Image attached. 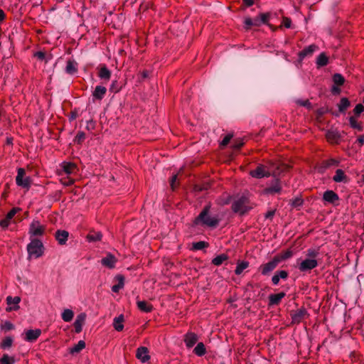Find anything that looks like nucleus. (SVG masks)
<instances>
[{
	"label": "nucleus",
	"instance_id": "f257e3e1",
	"mask_svg": "<svg viewBox=\"0 0 364 364\" xmlns=\"http://www.w3.org/2000/svg\"><path fill=\"white\" fill-rule=\"evenodd\" d=\"M290 166L279 161H268L266 164H259L256 168L251 170L249 174L255 178L276 177L282 173L289 171Z\"/></svg>",
	"mask_w": 364,
	"mask_h": 364
},
{
	"label": "nucleus",
	"instance_id": "f03ea898",
	"mask_svg": "<svg viewBox=\"0 0 364 364\" xmlns=\"http://www.w3.org/2000/svg\"><path fill=\"white\" fill-rule=\"evenodd\" d=\"M210 210V205H205L200 214L194 219L193 224L195 225H201L211 228H216L219 224L220 219L217 215L210 216L209 215Z\"/></svg>",
	"mask_w": 364,
	"mask_h": 364
},
{
	"label": "nucleus",
	"instance_id": "7ed1b4c3",
	"mask_svg": "<svg viewBox=\"0 0 364 364\" xmlns=\"http://www.w3.org/2000/svg\"><path fill=\"white\" fill-rule=\"evenodd\" d=\"M31 242L27 245L26 250L29 258H39L44 253V245L41 240L38 238L30 239Z\"/></svg>",
	"mask_w": 364,
	"mask_h": 364
},
{
	"label": "nucleus",
	"instance_id": "20e7f679",
	"mask_svg": "<svg viewBox=\"0 0 364 364\" xmlns=\"http://www.w3.org/2000/svg\"><path fill=\"white\" fill-rule=\"evenodd\" d=\"M231 208L234 213L242 215L251 210L252 207L250 205L249 198L245 196H242L232 203Z\"/></svg>",
	"mask_w": 364,
	"mask_h": 364
},
{
	"label": "nucleus",
	"instance_id": "39448f33",
	"mask_svg": "<svg viewBox=\"0 0 364 364\" xmlns=\"http://www.w3.org/2000/svg\"><path fill=\"white\" fill-rule=\"evenodd\" d=\"M46 225H42L38 220H33L28 228L30 239L38 238V237L43 236L46 233Z\"/></svg>",
	"mask_w": 364,
	"mask_h": 364
},
{
	"label": "nucleus",
	"instance_id": "423d86ee",
	"mask_svg": "<svg viewBox=\"0 0 364 364\" xmlns=\"http://www.w3.org/2000/svg\"><path fill=\"white\" fill-rule=\"evenodd\" d=\"M290 316L291 318V324L294 325L300 323L304 319L307 318L309 314L304 307H301L296 311H291Z\"/></svg>",
	"mask_w": 364,
	"mask_h": 364
},
{
	"label": "nucleus",
	"instance_id": "0eeeda50",
	"mask_svg": "<svg viewBox=\"0 0 364 364\" xmlns=\"http://www.w3.org/2000/svg\"><path fill=\"white\" fill-rule=\"evenodd\" d=\"M318 266V262L315 259H305L299 265L298 269L301 272L311 271Z\"/></svg>",
	"mask_w": 364,
	"mask_h": 364
},
{
	"label": "nucleus",
	"instance_id": "6e6552de",
	"mask_svg": "<svg viewBox=\"0 0 364 364\" xmlns=\"http://www.w3.org/2000/svg\"><path fill=\"white\" fill-rule=\"evenodd\" d=\"M6 301L8 305V306L6 309V312H11L19 309L20 306L18 304L21 301V298L19 296L13 297L11 296H9L6 297Z\"/></svg>",
	"mask_w": 364,
	"mask_h": 364
},
{
	"label": "nucleus",
	"instance_id": "1a4fd4ad",
	"mask_svg": "<svg viewBox=\"0 0 364 364\" xmlns=\"http://www.w3.org/2000/svg\"><path fill=\"white\" fill-rule=\"evenodd\" d=\"M279 264L278 260L274 257L271 261L266 264H262L259 269L262 275H268L272 271H273Z\"/></svg>",
	"mask_w": 364,
	"mask_h": 364
},
{
	"label": "nucleus",
	"instance_id": "9d476101",
	"mask_svg": "<svg viewBox=\"0 0 364 364\" xmlns=\"http://www.w3.org/2000/svg\"><path fill=\"white\" fill-rule=\"evenodd\" d=\"M41 329H30L25 332L24 340L28 342H35L41 336Z\"/></svg>",
	"mask_w": 364,
	"mask_h": 364
},
{
	"label": "nucleus",
	"instance_id": "9b49d317",
	"mask_svg": "<svg viewBox=\"0 0 364 364\" xmlns=\"http://www.w3.org/2000/svg\"><path fill=\"white\" fill-rule=\"evenodd\" d=\"M117 262V259L110 253H108L106 257H103L101 260L102 264L109 269H113Z\"/></svg>",
	"mask_w": 364,
	"mask_h": 364
},
{
	"label": "nucleus",
	"instance_id": "f8f14e48",
	"mask_svg": "<svg viewBox=\"0 0 364 364\" xmlns=\"http://www.w3.org/2000/svg\"><path fill=\"white\" fill-rule=\"evenodd\" d=\"M85 319L86 314L85 313H81L77 316L76 319L73 323L75 333H79L82 331V326L85 322Z\"/></svg>",
	"mask_w": 364,
	"mask_h": 364
},
{
	"label": "nucleus",
	"instance_id": "ddd939ff",
	"mask_svg": "<svg viewBox=\"0 0 364 364\" xmlns=\"http://www.w3.org/2000/svg\"><path fill=\"white\" fill-rule=\"evenodd\" d=\"M136 357L142 363H146L149 360L150 355H149V350L146 347H139L136 350Z\"/></svg>",
	"mask_w": 364,
	"mask_h": 364
},
{
	"label": "nucleus",
	"instance_id": "4468645a",
	"mask_svg": "<svg viewBox=\"0 0 364 364\" xmlns=\"http://www.w3.org/2000/svg\"><path fill=\"white\" fill-rule=\"evenodd\" d=\"M282 191V186L280 180L278 178L274 179L272 186L264 189V193L267 194H275L279 193Z\"/></svg>",
	"mask_w": 364,
	"mask_h": 364
},
{
	"label": "nucleus",
	"instance_id": "2eb2a0df",
	"mask_svg": "<svg viewBox=\"0 0 364 364\" xmlns=\"http://www.w3.org/2000/svg\"><path fill=\"white\" fill-rule=\"evenodd\" d=\"M198 336L193 332H188L184 336V342L187 348H192L198 341Z\"/></svg>",
	"mask_w": 364,
	"mask_h": 364
},
{
	"label": "nucleus",
	"instance_id": "dca6fc26",
	"mask_svg": "<svg viewBox=\"0 0 364 364\" xmlns=\"http://www.w3.org/2000/svg\"><path fill=\"white\" fill-rule=\"evenodd\" d=\"M317 48L318 47L314 44L304 48L298 54L299 60H302L304 58L312 55Z\"/></svg>",
	"mask_w": 364,
	"mask_h": 364
},
{
	"label": "nucleus",
	"instance_id": "f3484780",
	"mask_svg": "<svg viewBox=\"0 0 364 364\" xmlns=\"http://www.w3.org/2000/svg\"><path fill=\"white\" fill-rule=\"evenodd\" d=\"M107 88L102 85H97L92 92V97L94 100H102L105 96Z\"/></svg>",
	"mask_w": 364,
	"mask_h": 364
},
{
	"label": "nucleus",
	"instance_id": "a211bd4d",
	"mask_svg": "<svg viewBox=\"0 0 364 364\" xmlns=\"http://www.w3.org/2000/svg\"><path fill=\"white\" fill-rule=\"evenodd\" d=\"M286 294L283 291L278 294H272L269 296V305H278L280 304L282 299L284 298Z\"/></svg>",
	"mask_w": 364,
	"mask_h": 364
},
{
	"label": "nucleus",
	"instance_id": "6ab92c4d",
	"mask_svg": "<svg viewBox=\"0 0 364 364\" xmlns=\"http://www.w3.org/2000/svg\"><path fill=\"white\" fill-rule=\"evenodd\" d=\"M69 236V233L66 230H58L55 232V237L58 243L61 245H63L66 243L68 238Z\"/></svg>",
	"mask_w": 364,
	"mask_h": 364
},
{
	"label": "nucleus",
	"instance_id": "aec40b11",
	"mask_svg": "<svg viewBox=\"0 0 364 364\" xmlns=\"http://www.w3.org/2000/svg\"><path fill=\"white\" fill-rule=\"evenodd\" d=\"M327 141L331 144H338L341 138L338 132L335 130H328L326 134Z\"/></svg>",
	"mask_w": 364,
	"mask_h": 364
},
{
	"label": "nucleus",
	"instance_id": "412c9836",
	"mask_svg": "<svg viewBox=\"0 0 364 364\" xmlns=\"http://www.w3.org/2000/svg\"><path fill=\"white\" fill-rule=\"evenodd\" d=\"M323 199L326 202L334 203L339 200V197L333 191H326L323 193Z\"/></svg>",
	"mask_w": 364,
	"mask_h": 364
},
{
	"label": "nucleus",
	"instance_id": "4be33fe9",
	"mask_svg": "<svg viewBox=\"0 0 364 364\" xmlns=\"http://www.w3.org/2000/svg\"><path fill=\"white\" fill-rule=\"evenodd\" d=\"M98 77L101 80H104L106 81L109 80L111 77V72L105 65H101L100 68H99Z\"/></svg>",
	"mask_w": 364,
	"mask_h": 364
},
{
	"label": "nucleus",
	"instance_id": "5701e85b",
	"mask_svg": "<svg viewBox=\"0 0 364 364\" xmlns=\"http://www.w3.org/2000/svg\"><path fill=\"white\" fill-rule=\"evenodd\" d=\"M65 72L69 75H74L77 72V63L74 60H68L65 67Z\"/></svg>",
	"mask_w": 364,
	"mask_h": 364
},
{
	"label": "nucleus",
	"instance_id": "b1692460",
	"mask_svg": "<svg viewBox=\"0 0 364 364\" xmlns=\"http://www.w3.org/2000/svg\"><path fill=\"white\" fill-rule=\"evenodd\" d=\"M138 309L143 312L149 313L151 312L154 307L152 304H149L146 301H138L136 302Z\"/></svg>",
	"mask_w": 364,
	"mask_h": 364
},
{
	"label": "nucleus",
	"instance_id": "393cba45",
	"mask_svg": "<svg viewBox=\"0 0 364 364\" xmlns=\"http://www.w3.org/2000/svg\"><path fill=\"white\" fill-rule=\"evenodd\" d=\"M333 181L336 183H346L348 181V176L345 174L342 169H337L336 173L333 177Z\"/></svg>",
	"mask_w": 364,
	"mask_h": 364
},
{
	"label": "nucleus",
	"instance_id": "a878e982",
	"mask_svg": "<svg viewBox=\"0 0 364 364\" xmlns=\"http://www.w3.org/2000/svg\"><path fill=\"white\" fill-rule=\"evenodd\" d=\"M293 256V252L291 250L288 249L286 251L282 252L281 253L275 255L274 257L278 260V263L282 261L287 260Z\"/></svg>",
	"mask_w": 364,
	"mask_h": 364
},
{
	"label": "nucleus",
	"instance_id": "bb28decb",
	"mask_svg": "<svg viewBox=\"0 0 364 364\" xmlns=\"http://www.w3.org/2000/svg\"><path fill=\"white\" fill-rule=\"evenodd\" d=\"M123 322H124V316L122 314L119 315L117 317H115L114 318V322H113V326H114V329L117 331H122L124 328Z\"/></svg>",
	"mask_w": 364,
	"mask_h": 364
},
{
	"label": "nucleus",
	"instance_id": "cd10ccee",
	"mask_svg": "<svg viewBox=\"0 0 364 364\" xmlns=\"http://www.w3.org/2000/svg\"><path fill=\"white\" fill-rule=\"evenodd\" d=\"M102 237V235L100 232L90 231L87 235V239L89 242L100 241Z\"/></svg>",
	"mask_w": 364,
	"mask_h": 364
},
{
	"label": "nucleus",
	"instance_id": "c85d7f7f",
	"mask_svg": "<svg viewBox=\"0 0 364 364\" xmlns=\"http://www.w3.org/2000/svg\"><path fill=\"white\" fill-rule=\"evenodd\" d=\"M193 353L198 356H203L206 353V348L203 343H198L195 348L193 349Z\"/></svg>",
	"mask_w": 364,
	"mask_h": 364
},
{
	"label": "nucleus",
	"instance_id": "c756f323",
	"mask_svg": "<svg viewBox=\"0 0 364 364\" xmlns=\"http://www.w3.org/2000/svg\"><path fill=\"white\" fill-rule=\"evenodd\" d=\"M249 267V262L247 261L238 262L235 270V273L237 275H240L242 272Z\"/></svg>",
	"mask_w": 364,
	"mask_h": 364
},
{
	"label": "nucleus",
	"instance_id": "7c9ffc66",
	"mask_svg": "<svg viewBox=\"0 0 364 364\" xmlns=\"http://www.w3.org/2000/svg\"><path fill=\"white\" fill-rule=\"evenodd\" d=\"M349 124L351 128L355 129L358 131H362L363 126L361 122H358L354 116L349 117Z\"/></svg>",
	"mask_w": 364,
	"mask_h": 364
},
{
	"label": "nucleus",
	"instance_id": "2f4dec72",
	"mask_svg": "<svg viewBox=\"0 0 364 364\" xmlns=\"http://www.w3.org/2000/svg\"><path fill=\"white\" fill-rule=\"evenodd\" d=\"M350 103L348 98L342 97L340 100L339 104L338 105L339 112L343 113L350 106Z\"/></svg>",
	"mask_w": 364,
	"mask_h": 364
},
{
	"label": "nucleus",
	"instance_id": "473e14b6",
	"mask_svg": "<svg viewBox=\"0 0 364 364\" xmlns=\"http://www.w3.org/2000/svg\"><path fill=\"white\" fill-rule=\"evenodd\" d=\"M228 259V256L226 254H221L213 259L212 264L215 266H220Z\"/></svg>",
	"mask_w": 364,
	"mask_h": 364
},
{
	"label": "nucleus",
	"instance_id": "72a5a7b5",
	"mask_svg": "<svg viewBox=\"0 0 364 364\" xmlns=\"http://www.w3.org/2000/svg\"><path fill=\"white\" fill-rule=\"evenodd\" d=\"M13 342H14V340H13L12 337L7 336L1 341V342L0 343V347H1V348L4 349V350L9 349L12 346Z\"/></svg>",
	"mask_w": 364,
	"mask_h": 364
},
{
	"label": "nucleus",
	"instance_id": "f704fd0d",
	"mask_svg": "<svg viewBox=\"0 0 364 364\" xmlns=\"http://www.w3.org/2000/svg\"><path fill=\"white\" fill-rule=\"evenodd\" d=\"M77 166L74 163L68 162L64 163L63 165V169L67 174H70L76 170Z\"/></svg>",
	"mask_w": 364,
	"mask_h": 364
},
{
	"label": "nucleus",
	"instance_id": "c9c22d12",
	"mask_svg": "<svg viewBox=\"0 0 364 364\" xmlns=\"http://www.w3.org/2000/svg\"><path fill=\"white\" fill-rule=\"evenodd\" d=\"M62 319L65 322H70L72 321L74 316V313L70 309H65L62 313Z\"/></svg>",
	"mask_w": 364,
	"mask_h": 364
},
{
	"label": "nucleus",
	"instance_id": "e433bc0d",
	"mask_svg": "<svg viewBox=\"0 0 364 364\" xmlns=\"http://www.w3.org/2000/svg\"><path fill=\"white\" fill-rule=\"evenodd\" d=\"M122 87L123 85L119 82L117 80H113L109 87V91L115 94L119 92L122 90Z\"/></svg>",
	"mask_w": 364,
	"mask_h": 364
},
{
	"label": "nucleus",
	"instance_id": "4c0bfd02",
	"mask_svg": "<svg viewBox=\"0 0 364 364\" xmlns=\"http://www.w3.org/2000/svg\"><path fill=\"white\" fill-rule=\"evenodd\" d=\"M328 58L325 55V53H322L318 56L317 60H316V64L318 66H321V67L325 66L328 64Z\"/></svg>",
	"mask_w": 364,
	"mask_h": 364
},
{
	"label": "nucleus",
	"instance_id": "58836bf2",
	"mask_svg": "<svg viewBox=\"0 0 364 364\" xmlns=\"http://www.w3.org/2000/svg\"><path fill=\"white\" fill-rule=\"evenodd\" d=\"M15 362L14 357L9 356L8 354H4L0 358V364H14Z\"/></svg>",
	"mask_w": 364,
	"mask_h": 364
},
{
	"label": "nucleus",
	"instance_id": "ea45409f",
	"mask_svg": "<svg viewBox=\"0 0 364 364\" xmlns=\"http://www.w3.org/2000/svg\"><path fill=\"white\" fill-rule=\"evenodd\" d=\"M340 161L336 159H329L323 161L322 164L324 168H328L331 166H338Z\"/></svg>",
	"mask_w": 364,
	"mask_h": 364
},
{
	"label": "nucleus",
	"instance_id": "a19ab883",
	"mask_svg": "<svg viewBox=\"0 0 364 364\" xmlns=\"http://www.w3.org/2000/svg\"><path fill=\"white\" fill-rule=\"evenodd\" d=\"M85 348V342L84 341H78L77 344H76L74 347L70 349L71 353H77L81 351L82 349Z\"/></svg>",
	"mask_w": 364,
	"mask_h": 364
},
{
	"label": "nucleus",
	"instance_id": "79ce46f5",
	"mask_svg": "<svg viewBox=\"0 0 364 364\" xmlns=\"http://www.w3.org/2000/svg\"><path fill=\"white\" fill-rule=\"evenodd\" d=\"M333 81L334 84L336 85L337 86H341L343 85L345 79L342 75L336 73L334 74L333 76Z\"/></svg>",
	"mask_w": 364,
	"mask_h": 364
},
{
	"label": "nucleus",
	"instance_id": "37998d69",
	"mask_svg": "<svg viewBox=\"0 0 364 364\" xmlns=\"http://www.w3.org/2000/svg\"><path fill=\"white\" fill-rule=\"evenodd\" d=\"M208 246H209V244L207 242L199 241V242L193 243V250H203V248L208 247Z\"/></svg>",
	"mask_w": 364,
	"mask_h": 364
},
{
	"label": "nucleus",
	"instance_id": "c03bdc74",
	"mask_svg": "<svg viewBox=\"0 0 364 364\" xmlns=\"http://www.w3.org/2000/svg\"><path fill=\"white\" fill-rule=\"evenodd\" d=\"M25 174H26V171H25L24 168H18L17 176L16 177V183L18 186L20 183H21V181H23V176H25Z\"/></svg>",
	"mask_w": 364,
	"mask_h": 364
},
{
	"label": "nucleus",
	"instance_id": "a18cd8bd",
	"mask_svg": "<svg viewBox=\"0 0 364 364\" xmlns=\"http://www.w3.org/2000/svg\"><path fill=\"white\" fill-rule=\"evenodd\" d=\"M0 328L2 331H9L14 330L15 328V326L11 321H6L1 324Z\"/></svg>",
	"mask_w": 364,
	"mask_h": 364
},
{
	"label": "nucleus",
	"instance_id": "49530a36",
	"mask_svg": "<svg viewBox=\"0 0 364 364\" xmlns=\"http://www.w3.org/2000/svg\"><path fill=\"white\" fill-rule=\"evenodd\" d=\"M244 144H245V142L243 141V139H237L232 144V148L235 151L240 150L241 149V147L243 146Z\"/></svg>",
	"mask_w": 364,
	"mask_h": 364
},
{
	"label": "nucleus",
	"instance_id": "de8ad7c7",
	"mask_svg": "<svg viewBox=\"0 0 364 364\" xmlns=\"http://www.w3.org/2000/svg\"><path fill=\"white\" fill-rule=\"evenodd\" d=\"M232 137H233V134H228L226 136H225V137L223 138V139L222 140V141L220 144V147H224V146H227Z\"/></svg>",
	"mask_w": 364,
	"mask_h": 364
},
{
	"label": "nucleus",
	"instance_id": "09e8293b",
	"mask_svg": "<svg viewBox=\"0 0 364 364\" xmlns=\"http://www.w3.org/2000/svg\"><path fill=\"white\" fill-rule=\"evenodd\" d=\"M85 139V134L83 132H79L75 137V142L77 144H82Z\"/></svg>",
	"mask_w": 364,
	"mask_h": 364
},
{
	"label": "nucleus",
	"instance_id": "8fccbe9b",
	"mask_svg": "<svg viewBox=\"0 0 364 364\" xmlns=\"http://www.w3.org/2000/svg\"><path fill=\"white\" fill-rule=\"evenodd\" d=\"M269 16H270V15H269V13H261L259 15L261 23L267 24L268 23V21L269 19Z\"/></svg>",
	"mask_w": 364,
	"mask_h": 364
},
{
	"label": "nucleus",
	"instance_id": "3c124183",
	"mask_svg": "<svg viewBox=\"0 0 364 364\" xmlns=\"http://www.w3.org/2000/svg\"><path fill=\"white\" fill-rule=\"evenodd\" d=\"M364 111V106L362 104H358L356 105V106L355 107L354 109H353V112H354V114L356 116V117H358L360 116V114Z\"/></svg>",
	"mask_w": 364,
	"mask_h": 364
},
{
	"label": "nucleus",
	"instance_id": "603ef678",
	"mask_svg": "<svg viewBox=\"0 0 364 364\" xmlns=\"http://www.w3.org/2000/svg\"><path fill=\"white\" fill-rule=\"evenodd\" d=\"M306 255L309 257V259H314L318 255V252L314 249H309L306 252Z\"/></svg>",
	"mask_w": 364,
	"mask_h": 364
},
{
	"label": "nucleus",
	"instance_id": "864d4df0",
	"mask_svg": "<svg viewBox=\"0 0 364 364\" xmlns=\"http://www.w3.org/2000/svg\"><path fill=\"white\" fill-rule=\"evenodd\" d=\"M31 186V178L29 177H26L21 181V183L18 185V186H21L23 188H28Z\"/></svg>",
	"mask_w": 364,
	"mask_h": 364
},
{
	"label": "nucleus",
	"instance_id": "5fc2aeb1",
	"mask_svg": "<svg viewBox=\"0 0 364 364\" xmlns=\"http://www.w3.org/2000/svg\"><path fill=\"white\" fill-rule=\"evenodd\" d=\"M20 210V208H13L7 214H6V217H7V219H10L11 220L14 215L17 213L18 211Z\"/></svg>",
	"mask_w": 364,
	"mask_h": 364
},
{
	"label": "nucleus",
	"instance_id": "6e6d98bb",
	"mask_svg": "<svg viewBox=\"0 0 364 364\" xmlns=\"http://www.w3.org/2000/svg\"><path fill=\"white\" fill-rule=\"evenodd\" d=\"M10 223L11 220L7 219V217L6 216L4 219L0 220V226L4 229L7 228L10 225Z\"/></svg>",
	"mask_w": 364,
	"mask_h": 364
},
{
	"label": "nucleus",
	"instance_id": "4d7b16f0",
	"mask_svg": "<svg viewBox=\"0 0 364 364\" xmlns=\"http://www.w3.org/2000/svg\"><path fill=\"white\" fill-rule=\"evenodd\" d=\"M275 274L279 277V279H287V277L289 276L288 272L285 270L277 271V272H276Z\"/></svg>",
	"mask_w": 364,
	"mask_h": 364
},
{
	"label": "nucleus",
	"instance_id": "13d9d810",
	"mask_svg": "<svg viewBox=\"0 0 364 364\" xmlns=\"http://www.w3.org/2000/svg\"><path fill=\"white\" fill-rule=\"evenodd\" d=\"M296 104L299 105L300 106L306 107L308 108H311V102H309V100H296Z\"/></svg>",
	"mask_w": 364,
	"mask_h": 364
},
{
	"label": "nucleus",
	"instance_id": "bf43d9fd",
	"mask_svg": "<svg viewBox=\"0 0 364 364\" xmlns=\"http://www.w3.org/2000/svg\"><path fill=\"white\" fill-rule=\"evenodd\" d=\"M302 204H303V200L300 198H296L291 202V205L294 208L299 207V206L302 205Z\"/></svg>",
	"mask_w": 364,
	"mask_h": 364
},
{
	"label": "nucleus",
	"instance_id": "052dcab7",
	"mask_svg": "<svg viewBox=\"0 0 364 364\" xmlns=\"http://www.w3.org/2000/svg\"><path fill=\"white\" fill-rule=\"evenodd\" d=\"M177 179H178V175L177 174L173 175L171 177V181H170V185H171V189L173 191H174L176 189V188L177 187V186H178V184L176 183Z\"/></svg>",
	"mask_w": 364,
	"mask_h": 364
},
{
	"label": "nucleus",
	"instance_id": "680f3d73",
	"mask_svg": "<svg viewBox=\"0 0 364 364\" xmlns=\"http://www.w3.org/2000/svg\"><path fill=\"white\" fill-rule=\"evenodd\" d=\"M74 182H75L74 179L70 178L61 179L62 184L65 186H72L74 183Z\"/></svg>",
	"mask_w": 364,
	"mask_h": 364
},
{
	"label": "nucleus",
	"instance_id": "e2e57ef3",
	"mask_svg": "<svg viewBox=\"0 0 364 364\" xmlns=\"http://www.w3.org/2000/svg\"><path fill=\"white\" fill-rule=\"evenodd\" d=\"M282 24L284 27L289 28L291 27V20L288 17H283Z\"/></svg>",
	"mask_w": 364,
	"mask_h": 364
},
{
	"label": "nucleus",
	"instance_id": "0e129e2a",
	"mask_svg": "<svg viewBox=\"0 0 364 364\" xmlns=\"http://www.w3.org/2000/svg\"><path fill=\"white\" fill-rule=\"evenodd\" d=\"M34 57L40 60H44L46 59V53L43 51H38L34 53Z\"/></svg>",
	"mask_w": 364,
	"mask_h": 364
},
{
	"label": "nucleus",
	"instance_id": "69168bd1",
	"mask_svg": "<svg viewBox=\"0 0 364 364\" xmlns=\"http://www.w3.org/2000/svg\"><path fill=\"white\" fill-rule=\"evenodd\" d=\"M116 279L118 281V284L122 288L124 287V278L122 275L118 274L116 276Z\"/></svg>",
	"mask_w": 364,
	"mask_h": 364
},
{
	"label": "nucleus",
	"instance_id": "338daca9",
	"mask_svg": "<svg viewBox=\"0 0 364 364\" xmlns=\"http://www.w3.org/2000/svg\"><path fill=\"white\" fill-rule=\"evenodd\" d=\"M245 28L249 29L251 26H254L253 20L251 18H246L245 20Z\"/></svg>",
	"mask_w": 364,
	"mask_h": 364
},
{
	"label": "nucleus",
	"instance_id": "774afa93",
	"mask_svg": "<svg viewBox=\"0 0 364 364\" xmlns=\"http://www.w3.org/2000/svg\"><path fill=\"white\" fill-rule=\"evenodd\" d=\"M95 128V122L92 120H89L87 122L86 129L87 130H93Z\"/></svg>",
	"mask_w": 364,
	"mask_h": 364
}]
</instances>
